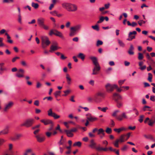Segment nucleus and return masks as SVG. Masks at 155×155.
I'll list each match as a JSON object with an SVG mask.
<instances>
[{
  "mask_svg": "<svg viewBox=\"0 0 155 155\" xmlns=\"http://www.w3.org/2000/svg\"><path fill=\"white\" fill-rule=\"evenodd\" d=\"M146 56L147 59L149 61H150L152 59V58L151 57L148 53H147L146 54Z\"/></svg>",
  "mask_w": 155,
  "mask_h": 155,
  "instance_id": "obj_62",
  "label": "nucleus"
},
{
  "mask_svg": "<svg viewBox=\"0 0 155 155\" xmlns=\"http://www.w3.org/2000/svg\"><path fill=\"white\" fill-rule=\"evenodd\" d=\"M112 69L111 67H109L106 70L105 72L107 74H109L110 73V71H111L112 70Z\"/></svg>",
  "mask_w": 155,
  "mask_h": 155,
  "instance_id": "obj_49",
  "label": "nucleus"
},
{
  "mask_svg": "<svg viewBox=\"0 0 155 155\" xmlns=\"http://www.w3.org/2000/svg\"><path fill=\"white\" fill-rule=\"evenodd\" d=\"M46 99H47L48 101H51L53 98L51 97H46L43 98V100H44Z\"/></svg>",
  "mask_w": 155,
  "mask_h": 155,
  "instance_id": "obj_58",
  "label": "nucleus"
},
{
  "mask_svg": "<svg viewBox=\"0 0 155 155\" xmlns=\"http://www.w3.org/2000/svg\"><path fill=\"white\" fill-rule=\"evenodd\" d=\"M41 121L46 125L50 124H52V121L49 119H43L41 120Z\"/></svg>",
  "mask_w": 155,
  "mask_h": 155,
  "instance_id": "obj_13",
  "label": "nucleus"
},
{
  "mask_svg": "<svg viewBox=\"0 0 155 155\" xmlns=\"http://www.w3.org/2000/svg\"><path fill=\"white\" fill-rule=\"evenodd\" d=\"M117 41L118 43L120 46L123 48L124 47L125 45L124 43L122 41H121L119 39H118L117 40Z\"/></svg>",
  "mask_w": 155,
  "mask_h": 155,
  "instance_id": "obj_34",
  "label": "nucleus"
},
{
  "mask_svg": "<svg viewBox=\"0 0 155 155\" xmlns=\"http://www.w3.org/2000/svg\"><path fill=\"white\" fill-rule=\"evenodd\" d=\"M22 136V135L21 134H17L16 135L15 137L12 139V140H18L19 138Z\"/></svg>",
  "mask_w": 155,
  "mask_h": 155,
  "instance_id": "obj_32",
  "label": "nucleus"
},
{
  "mask_svg": "<svg viewBox=\"0 0 155 155\" xmlns=\"http://www.w3.org/2000/svg\"><path fill=\"white\" fill-rule=\"evenodd\" d=\"M9 127L6 126L5 128L1 131L2 135H5L8 134L9 132Z\"/></svg>",
  "mask_w": 155,
  "mask_h": 155,
  "instance_id": "obj_17",
  "label": "nucleus"
},
{
  "mask_svg": "<svg viewBox=\"0 0 155 155\" xmlns=\"http://www.w3.org/2000/svg\"><path fill=\"white\" fill-rule=\"evenodd\" d=\"M13 104V102L12 101L9 102L8 104H6L4 109V111L5 112L7 111L11 107Z\"/></svg>",
  "mask_w": 155,
  "mask_h": 155,
  "instance_id": "obj_11",
  "label": "nucleus"
},
{
  "mask_svg": "<svg viewBox=\"0 0 155 155\" xmlns=\"http://www.w3.org/2000/svg\"><path fill=\"white\" fill-rule=\"evenodd\" d=\"M18 21L20 24L22 23L21 15L18 14Z\"/></svg>",
  "mask_w": 155,
  "mask_h": 155,
  "instance_id": "obj_46",
  "label": "nucleus"
},
{
  "mask_svg": "<svg viewBox=\"0 0 155 155\" xmlns=\"http://www.w3.org/2000/svg\"><path fill=\"white\" fill-rule=\"evenodd\" d=\"M115 101L117 103V106L118 108H120L123 106V103L121 101L117 100V99H115Z\"/></svg>",
  "mask_w": 155,
  "mask_h": 155,
  "instance_id": "obj_25",
  "label": "nucleus"
},
{
  "mask_svg": "<svg viewBox=\"0 0 155 155\" xmlns=\"http://www.w3.org/2000/svg\"><path fill=\"white\" fill-rule=\"evenodd\" d=\"M95 67L93 69V72L92 73V75L97 74H98V71L100 70L101 68L99 65H95Z\"/></svg>",
  "mask_w": 155,
  "mask_h": 155,
  "instance_id": "obj_10",
  "label": "nucleus"
},
{
  "mask_svg": "<svg viewBox=\"0 0 155 155\" xmlns=\"http://www.w3.org/2000/svg\"><path fill=\"white\" fill-rule=\"evenodd\" d=\"M82 26L80 24L77 25L70 28V30L72 32H74L76 31H78L80 30Z\"/></svg>",
  "mask_w": 155,
  "mask_h": 155,
  "instance_id": "obj_6",
  "label": "nucleus"
},
{
  "mask_svg": "<svg viewBox=\"0 0 155 155\" xmlns=\"http://www.w3.org/2000/svg\"><path fill=\"white\" fill-rule=\"evenodd\" d=\"M144 136L147 139H150L153 141H155V139L151 135H144Z\"/></svg>",
  "mask_w": 155,
  "mask_h": 155,
  "instance_id": "obj_29",
  "label": "nucleus"
},
{
  "mask_svg": "<svg viewBox=\"0 0 155 155\" xmlns=\"http://www.w3.org/2000/svg\"><path fill=\"white\" fill-rule=\"evenodd\" d=\"M147 21H143V20H141L138 22V23L140 26H141L143 24H145Z\"/></svg>",
  "mask_w": 155,
  "mask_h": 155,
  "instance_id": "obj_47",
  "label": "nucleus"
},
{
  "mask_svg": "<svg viewBox=\"0 0 155 155\" xmlns=\"http://www.w3.org/2000/svg\"><path fill=\"white\" fill-rule=\"evenodd\" d=\"M120 111L118 110H116L114 111L112 114V116L113 117H116V115L117 113L119 112Z\"/></svg>",
  "mask_w": 155,
  "mask_h": 155,
  "instance_id": "obj_52",
  "label": "nucleus"
},
{
  "mask_svg": "<svg viewBox=\"0 0 155 155\" xmlns=\"http://www.w3.org/2000/svg\"><path fill=\"white\" fill-rule=\"evenodd\" d=\"M52 117H53L55 119H57L59 118L60 117V116L56 114L55 113H54Z\"/></svg>",
  "mask_w": 155,
  "mask_h": 155,
  "instance_id": "obj_51",
  "label": "nucleus"
},
{
  "mask_svg": "<svg viewBox=\"0 0 155 155\" xmlns=\"http://www.w3.org/2000/svg\"><path fill=\"white\" fill-rule=\"evenodd\" d=\"M105 87L107 91L108 92H111L113 91L115 88L114 84L111 85L109 83L105 85Z\"/></svg>",
  "mask_w": 155,
  "mask_h": 155,
  "instance_id": "obj_9",
  "label": "nucleus"
},
{
  "mask_svg": "<svg viewBox=\"0 0 155 155\" xmlns=\"http://www.w3.org/2000/svg\"><path fill=\"white\" fill-rule=\"evenodd\" d=\"M16 76L19 78H22L24 77L23 74H21L19 73H18L16 74Z\"/></svg>",
  "mask_w": 155,
  "mask_h": 155,
  "instance_id": "obj_54",
  "label": "nucleus"
},
{
  "mask_svg": "<svg viewBox=\"0 0 155 155\" xmlns=\"http://www.w3.org/2000/svg\"><path fill=\"white\" fill-rule=\"evenodd\" d=\"M81 145V143L80 141L76 142L73 144L74 146H78V147H80Z\"/></svg>",
  "mask_w": 155,
  "mask_h": 155,
  "instance_id": "obj_37",
  "label": "nucleus"
},
{
  "mask_svg": "<svg viewBox=\"0 0 155 155\" xmlns=\"http://www.w3.org/2000/svg\"><path fill=\"white\" fill-rule=\"evenodd\" d=\"M51 134L52 133L49 132H47L45 133L46 135L48 137H50L51 136Z\"/></svg>",
  "mask_w": 155,
  "mask_h": 155,
  "instance_id": "obj_64",
  "label": "nucleus"
},
{
  "mask_svg": "<svg viewBox=\"0 0 155 155\" xmlns=\"http://www.w3.org/2000/svg\"><path fill=\"white\" fill-rule=\"evenodd\" d=\"M62 7L70 12H75L78 10V6L75 4L64 2L62 3Z\"/></svg>",
  "mask_w": 155,
  "mask_h": 155,
  "instance_id": "obj_1",
  "label": "nucleus"
},
{
  "mask_svg": "<svg viewBox=\"0 0 155 155\" xmlns=\"http://www.w3.org/2000/svg\"><path fill=\"white\" fill-rule=\"evenodd\" d=\"M54 31L55 32V33H54L55 35L58 36L62 38H64L63 35L61 32L58 31L56 29H54Z\"/></svg>",
  "mask_w": 155,
  "mask_h": 155,
  "instance_id": "obj_18",
  "label": "nucleus"
},
{
  "mask_svg": "<svg viewBox=\"0 0 155 155\" xmlns=\"http://www.w3.org/2000/svg\"><path fill=\"white\" fill-rule=\"evenodd\" d=\"M70 92V90H68L64 91V92L65 93V94L63 95V96H66Z\"/></svg>",
  "mask_w": 155,
  "mask_h": 155,
  "instance_id": "obj_55",
  "label": "nucleus"
},
{
  "mask_svg": "<svg viewBox=\"0 0 155 155\" xmlns=\"http://www.w3.org/2000/svg\"><path fill=\"white\" fill-rule=\"evenodd\" d=\"M119 142L118 141V140H116L115 142L114 143V146L117 147H119L118 143Z\"/></svg>",
  "mask_w": 155,
  "mask_h": 155,
  "instance_id": "obj_48",
  "label": "nucleus"
},
{
  "mask_svg": "<svg viewBox=\"0 0 155 155\" xmlns=\"http://www.w3.org/2000/svg\"><path fill=\"white\" fill-rule=\"evenodd\" d=\"M66 78L67 80V82L68 84H71V79L70 77L69 74H66Z\"/></svg>",
  "mask_w": 155,
  "mask_h": 155,
  "instance_id": "obj_31",
  "label": "nucleus"
},
{
  "mask_svg": "<svg viewBox=\"0 0 155 155\" xmlns=\"http://www.w3.org/2000/svg\"><path fill=\"white\" fill-rule=\"evenodd\" d=\"M155 123V116H152L151 119L150 120L148 125L150 126H152Z\"/></svg>",
  "mask_w": 155,
  "mask_h": 155,
  "instance_id": "obj_14",
  "label": "nucleus"
},
{
  "mask_svg": "<svg viewBox=\"0 0 155 155\" xmlns=\"http://www.w3.org/2000/svg\"><path fill=\"white\" fill-rule=\"evenodd\" d=\"M104 20V17L103 16H101L100 17L99 20L97 21V23L98 24H99L102 23Z\"/></svg>",
  "mask_w": 155,
  "mask_h": 155,
  "instance_id": "obj_44",
  "label": "nucleus"
},
{
  "mask_svg": "<svg viewBox=\"0 0 155 155\" xmlns=\"http://www.w3.org/2000/svg\"><path fill=\"white\" fill-rule=\"evenodd\" d=\"M58 49V47L57 46L51 45L50 47V49L49 51L51 52H52L54 51L57 50Z\"/></svg>",
  "mask_w": 155,
  "mask_h": 155,
  "instance_id": "obj_23",
  "label": "nucleus"
},
{
  "mask_svg": "<svg viewBox=\"0 0 155 155\" xmlns=\"http://www.w3.org/2000/svg\"><path fill=\"white\" fill-rule=\"evenodd\" d=\"M3 38L0 37V47H2L4 46V44L2 42Z\"/></svg>",
  "mask_w": 155,
  "mask_h": 155,
  "instance_id": "obj_60",
  "label": "nucleus"
},
{
  "mask_svg": "<svg viewBox=\"0 0 155 155\" xmlns=\"http://www.w3.org/2000/svg\"><path fill=\"white\" fill-rule=\"evenodd\" d=\"M96 143L94 142L93 140H91L90 141V144L89 145V146L91 148L95 149L96 150L97 147H96Z\"/></svg>",
  "mask_w": 155,
  "mask_h": 155,
  "instance_id": "obj_19",
  "label": "nucleus"
},
{
  "mask_svg": "<svg viewBox=\"0 0 155 155\" xmlns=\"http://www.w3.org/2000/svg\"><path fill=\"white\" fill-rule=\"evenodd\" d=\"M78 57L80 58L82 60H84V59L85 56L83 54L80 53L78 55Z\"/></svg>",
  "mask_w": 155,
  "mask_h": 155,
  "instance_id": "obj_35",
  "label": "nucleus"
},
{
  "mask_svg": "<svg viewBox=\"0 0 155 155\" xmlns=\"http://www.w3.org/2000/svg\"><path fill=\"white\" fill-rule=\"evenodd\" d=\"M97 134L98 135H100L101 134H103V135H104V130L102 128H100L97 130Z\"/></svg>",
  "mask_w": 155,
  "mask_h": 155,
  "instance_id": "obj_33",
  "label": "nucleus"
},
{
  "mask_svg": "<svg viewBox=\"0 0 155 155\" xmlns=\"http://www.w3.org/2000/svg\"><path fill=\"white\" fill-rule=\"evenodd\" d=\"M136 31L132 32H130L128 34V38L127 39V40L129 41H131L132 39L135 38V35L137 34Z\"/></svg>",
  "mask_w": 155,
  "mask_h": 155,
  "instance_id": "obj_4",
  "label": "nucleus"
},
{
  "mask_svg": "<svg viewBox=\"0 0 155 155\" xmlns=\"http://www.w3.org/2000/svg\"><path fill=\"white\" fill-rule=\"evenodd\" d=\"M86 116L87 120L89 121L92 122L98 120V118L97 117L92 116L90 113L86 114Z\"/></svg>",
  "mask_w": 155,
  "mask_h": 155,
  "instance_id": "obj_5",
  "label": "nucleus"
},
{
  "mask_svg": "<svg viewBox=\"0 0 155 155\" xmlns=\"http://www.w3.org/2000/svg\"><path fill=\"white\" fill-rule=\"evenodd\" d=\"M117 118L118 120L119 121H121L123 120V119H128V117L127 115L126 112H123L120 115L117 117Z\"/></svg>",
  "mask_w": 155,
  "mask_h": 155,
  "instance_id": "obj_8",
  "label": "nucleus"
},
{
  "mask_svg": "<svg viewBox=\"0 0 155 155\" xmlns=\"http://www.w3.org/2000/svg\"><path fill=\"white\" fill-rule=\"evenodd\" d=\"M153 77V76L152 74L150 73H148V78H147V80L148 81L150 82H151L152 81V78Z\"/></svg>",
  "mask_w": 155,
  "mask_h": 155,
  "instance_id": "obj_36",
  "label": "nucleus"
},
{
  "mask_svg": "<svg viewBox=\"0 0 155 155\" xmlns=\"http://www.w3.org/2000/svg\"><path fill=\"white\" fill-rule=\"evenodd\" d=\"M126 135L125 134H122L121 135L119 139H117V140H118V141L120 142H123L125 141L126 140L124 139V137Z\"/></svg>",
  "mask_w": 155,
  "mask_h": 155,
  "instance_id": "obj_27",
  "label": "nucleus"
},
{
  "mask_svg": "<svg viewBox=\"0 0 155 155\" xmlns=\"http://www.w3.org/2000/svg\"><path fill=\"white\" fill-rule=\"evenodd\" d=\"M45 20V19L42 17H41L38 19L37 21L38 24L40 27H42L44 25Z\"/></svg>",
  "mask_w": 155,
  "mask_h": 155,
  "instance_id": "obj_12",
  "label": "nucleus"
},
{
  "mask_svg": "<svg viewBox=\"0 0 155 155\" xmlns=\"http://www.w3.org/2000/svg\"><path fill=\"white\" fill-rule=\"evenodd\" d=\"M92 28L94 30H96L97 31L99 30V28L98 25H97L94 26H92Z\"/></svg>",
  "mask_w": 155,
  "mask_h": 155,
  "instance_id": "obj_42",
  "label": "nucleus"
},
{
  "mask_svg": "<svg viewBox=\"0 0 155 155\" xmlns=\"http://www.w3.org/2000/svg\"><path fill=\"white\" fill-rule=\"evenodd\" d=\"M31 6L35 9L38 8L39 6V5L38 4L35 3L33 2L31 3Z\"/></svg>",
  "mask_w": 155,
  "mask_h": 155,
  "instance_id": "obj_39",
  "label": "nucleus"
},
{
  "mask_svg": "<svg viewBox=\"0 0 155 155\" xmlns=\"http://www.w3.org/2000/svg\"><path fill=\"white\" fill-rule=\"evenodd\" d=\"M90 59L92 61L95 65H97L99 64L97 62V58L96 57L93 56L91 57H90Z\"/></svg>",
  "mask_w": 155,
  "mask_h": 155,
  "instance_id": "obj_22",
  "label": "nucleus"
},
{
  "mask_svg": "<svg viewBox=\"0 0 155 155\" xmlns=\"http://www.w3.org/2000/svg\"><path fill=\"white\" fill-rule=\"evenodd\" d=\"M114 86L115 88L117 89V91L119 92H120L122 91V90L118 87V86L116 84H114Z\"/></svg>",
  "mask_w": 155,
  "mask_h": 155,
  "instance_id": "obj_59",
  "label": "nucleus"
},
{
  "mask_svg": "<svg viewBox=\"0 0 155 155\" xmlns=\"http://www.w3.org/2000/svg\"><path fill=\"white\" fill-rule=\"evenodd\" d=\"M35 120L34 119L30 118L26 119L23 123L21 124V126H25L29 127L32 126L34 123Z\"/></svg>",
  "mask_w": 155,
  "mask_h": 155,
  "instance_id": "obj_3",
  "label": "nucleus"
},
{
  "mask_svg": "<svg viewBox=\"0 0 155 155\" xmlns=\"http://www.w3.org/2000/svg\"><path fill=\"white\" fill-rule=\"evenodd\" d=\"M103 44V42L100 40H98L97 41L96 45L97 46H99V45H102Z\"/></svg>",
  "mask_w": 155,
  "mask_h": 155,
  "instance_id": "obj_56",
  "label": "nucleus"
},
{
  "mask_svg": "<svg viewBox=\"0 0 155 155\" xmlns=\"http://www.w3.org/2000/svg\"><path fill=\"white\" fill-rule=\"evenodd\" d=\"M41 39L42 47L44 48H46L51 43V42L49 40L48 37L46 36L43 35L41 36Z\"/></svg>",
  "mask_w": 155,
  "mask_h": 155,
  "instance_id": "obj_2",
  "label": "nucleus"
},
{
  "mask_svg": "<svg viewBox=\"0 0 155 155\" xmlns=\"http://www.w3.org/2000/svg\"><path fill=\"white\" fill-rule=\"evenodd\" d=\"M134 48L132 45H130V48L128 51V54L130 55H133L134 54Z\"/></svg>",
  "mask_w": 155,
  "mask_h": 155,
  "instance_id": "obj_15",
  "label": "nucleus"
},
{
  "mask_svg": "<svg viewBox=\"0 0 155 155\" xmlns=\"http://www.w3.org/2000/svg\"><path fill=\"white\" fill-rule=\"evenodd\" d=\"M58 12L56 10H54L53 11L51 12L50 13L54 16H56L57 15Z\"/></svg>",
  "mask_w": 155,
  "mask_h": 155,
  "instance_id": "obj_45",
  "label": "nucleus"
},
{
  "mask_svg": "<svg viewBox=\"0 0 155 155\" xmlns=\"http://www.w3.org/2000/svg\"><path fill=\"white\" fill-rule=\"evenodd\" d=\"M63 136H61V140H60V141L58 142V144L59 145V146L63 144L64 141L63 140Z\"/></svg>",
  "mask_w": 155,
  "mask_h": 155,
  "instance_id": "obj_41",
  "label": "nucleus"
},
{
  "mask_svg": "<svg viewBox=\"0 0 155 155\" xmlns=\"http://www.w3.org/2000/svg\"><path fill=\"white\" fill-rule=\"evenodd\" d=\"M108 148L107 147L103 148L102 147H100V146L97 147L96 148V150L98 151H107Z\"/></svg>",
  "mask_w": 155,
  "mask_h": 155,
  "instance_id": "obj_24",
  "label": "nucleus"
},
{
  "mask_svg": "<svg viewBox=\"0 0 155 155\" xmlns=\"http://www.w3.org/2000/svg\"><path fill=\"white\" fill-rule=\"evenodd\" d=\"M87 100L89 102H91L93 101V98L91 97H89L87 98Z\"/></svg>",
  "mask_w": 155,
  "mask_h": 155,
  "instance_id": "obj_57",
  "label": "nucleus"
},
{
  "mask_svg": "<svg viewBox=\"0 0 155 155\" xmlns=\"http://www.w3.org/2000/svg\"><path fill=\"white\" fill-rule=\"evenodd\" d=\"M61 93V91H56L54 93V95L56 97H57L58 96L60 95Z\"/></svg>",
  "mask_w": 155,
  "mask_h": 155,
  "instance_id": "obj_53",
  "label": "nucleus"
},
{
  "mask_svg": "<svg viewBox=\"0 0 155 155\" xmlns=\"http://www.w3.org/2000/svg\"><path fill=\"white\" fill-rule=\"evenodd\" d=\"M48 115L49 116L52 117L54 113L52 112V110L51 109H49L48 111Z\"/></svg>",
  "mask_w": 155,
  "mask_h": 155,
  "instance_id": "obj_40",
  "label": "nucleus"
},
{
  "mask_svg": "<svg viewBox=\"0 0 155 155\" xmlns=\"http://www.w3.org/2000/svg\"><path fill=\"white\" fill-rule=\"evenodd\" d=\"M54 29H51V30L49 33V35L50 36H51L53 34L54 35V33H55V32L54 31Z\"/></svg>",
  "mask_w": 155,
  "mask_h": 155,
  "instance_id": "obj_61",
  "label": "nucleus"
},
{
  "mask_svg": "<svg viewBox=\"0 0 155 155\" xmlns=\"http://www.w3.org/2000/svg\"><path fill=\"white\" fill-rule=\"evenodd\" d=\"M105 132L108 134H110L112 132V129L110 128L107 127L105 130Z\"/></svg>",
  "mask_w": 155,
  "mask_h": 155,
  "instance_id": "obj_38",
  "label": "nucleus"
},
{
  "mask_svg": "<svg viewBox=\"0 0 155 155\" xmlns=\"http://www.w3.org/2000/svg\"><path fill=\"white\" fill-rule=\"evenodd\" d=\"M113 99L115 101V99H117V100H121L122 99V96L118 94L115 93L114 94L113 96Z\"/></svg>",
  "mask_w": 155,
  "mask_h": 155,
  "instance_id": "obj_16",
  "label": "nucleus"
},
{
  "mask_svg": "<svg viewBox=\"0 0 155 155\" xmlns=\"http://www.w3.org/2000/svg\"><path fill=\"white\" fill-rule=\"evenodd\" d=\"M35 137L36 138L37 141L39 143L43 142L45 139V136L41 134L36 135Z\"/></svg>",
  "mask_w": 155,
  "mask_h": 155,
  "instance_id": "obj_7",
  "label": "nucleus"
},
{
  "mask_svg": "<svg viewBox=\"0 0 155 155\" xmlns=\"http://www.w3.org/2000/svg\"><path fill=\"white\" fill-rule=\"evenodd\" d=\"M125 130V129L123 127H122L118 129L115 128L114 129V130L115 131L118 133H120L121 131L124 130Z\"/></svg>",
  "mask_w": 155,
  "mask_h": 155,
  "instance_id": "obj_28",
  "label": "nucleus"
},
{
  "mask_svg": "<svg viewBox=\"0 0 155 155\" xmlns=\"http://www.w3.org/2000/svg\"><path fill=\"white\" fill-rule=\"evenodd\" d=\"M125 81V80H119L118 81V83L120 86Z\"/></svg>",
  "mask_w": 155,
  "mask_h": 155,
  "instance_id": "obj_63",
  "label": "nucleus"
},
{
  "mask_svg": "<svg viewBox=\"0 0 155 155\" xmlns=\"http://www.w3.org/2000/svg\"><path fill=\"white\" fill-rule=\"evenodd\" d=\"M90 59L92 61L95 65H97L99 64L97 62V58L96 57L93 56L91 57H90Z\"/></svg>",
  "mask_w": 155,
  "mask_h": 155,
  "instance_id": "obj_21",
  "label": "nucleus"
},
{
  "mask_svg": "<svg viewBox=\"0 0 155 155\" xmlns=\"http://www.w3.org/2000/svg\"><path fill=\"white\" fill-rule=\"evenodd\" d=\"M96 95L98 96H100L103 98H104L105 96V94L104 93L101 92H99L96 94Z\"/></svg>",
  "mask_w": 155,
  "mask_h": 155,
  "instance_id": "obj_30",
  "label": "nucleus"
},
{
  "mask_svg": "<svg viewBox=\"0 0 155 155\" xmlns=\"http://www.w3.org/2000/svg\"><path fill=\"white\" fill-rule=\"evenodd\" d=\"M90 59L92 61L95 65H97L99 64L97 62V58L96 57L93 56L91 57H90Z\"/></svg>",
  "mask_w": 155,
  "mask_h": 155,
  "instance_id": "obj_20",
  "label": "nucleus"
},
{
  "mask_svg": "<svg viewBox=\"0 0 155 155\" xmlns=\"http://www.w3.org/2000/svg\"><path fill=\"white\" fill-rule=\"evenodd\" d=\"M138 58L140 60H141L143 59V56L142 54L140 53H139L138 54Z\"/></svg>",
  "mask_w": 155,
  "mask_h": 155,
  "instance_id": "obj_43",
  "label": "nucleus"
},
{
  "mask_svg": "<svg viewBox=\"0 0 155 155\" xmlns=\"http://www.w3.org/2000/svg\"><path fill=\"white\" fill-rule=\"evenodd\" d=\"M133 111H134L136 115H138L139 114V112L136 108H135L134 107H133Z\"/></svg>",
  "mask_w": 155,
  "mask_h": 155,
  "instance_id": "obj_50",
  "label": "nucleus"
},
{
  "mask_svg": "<svg viewBox=\"0 0 155 155\" xmlns=\"http://www.w3.org/2000/svg\"><path fill=\"white\" fill-rule=\"evenodd\" d=\"M67 134V136L69 137H72L73 136V134L71 131L70 130H64Z\"/></svg>",
  "mask_w": 155,
  "mask_h": 155,
  "instance_id": "obj_26",
  "label": "nucleus"
}]
</instances>
